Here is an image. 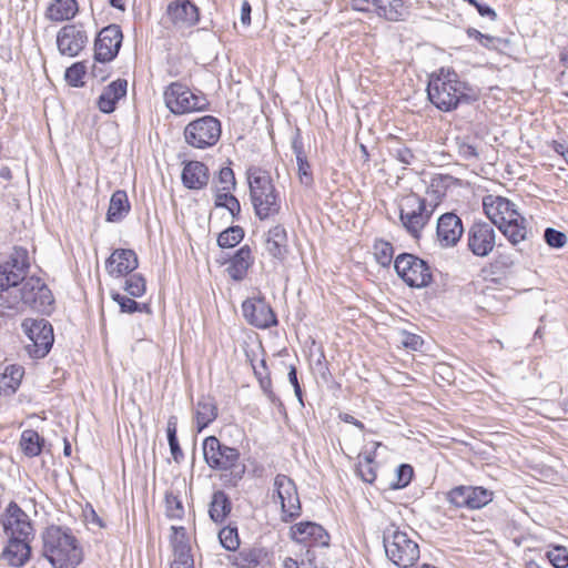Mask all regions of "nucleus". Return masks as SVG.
Masks as SVG:
<instances>
[{"label": "nucleus", "instance_id": "obj_1", "mask_svg": "<svg viewBox=\"0 0 568 568\" xmlns=\"http://www.w3.org/2000/svg\"><path fill=\"white\" fill-rule=\"evenodd\" d=\"M29 254L16 247L9 260L0 264V316L22 313L26 306L49 312L54 302L50 288L39 277H27Z\"/></svg>", "mask_w": 568, "mask_h": 568}, {"label": "nucleus", "instance_id": "obj_2", "mask_svg": "<svg viewBox=\"0 0 568 568\" xmlns=\"http://www.w3.org/2000/svg\"><path fill=\"white\" fill-rule=\"evenodd\" d=\"M427 95L430 103L443 112L475 100L473 89L454 70L445 68L429 75Z\"/></svg>", "mask_w": 568, "mask_h": 568}, {"label": "nucleus", "instance_id": "obj_3", "mask_svg": "<svg viewBox=\"0 0 568 568\" xmlns=\"http://www.w3.org/2000/svg\"><path fill=\"white\" fill-rule=\"evenodd\" d=\"M41 538L42 556L53 568H75L82 562V548L70 529L52 525Z\"/></svg>", "mask_w": 568, "mask_h": 568}, {"label": "nucleus", "instance_id": "obj_4", "mask_svg": "<svg viewBox=\"0 0 568 568\" xmlns=\"http://www.w3.org/2000/svg\"><path fill=\"white\" fill-rule=\"evenodd\" d=\"M203 457L207 466L220 471L225 486L236 487L246 473V465L237 448L223 444L217 437L209 436L203 440Z\"/></svg>", "mask_w": 568, "mask_h": 568}, {"label": "nucleus", "instance_id": "obj_5", "mask_svg": "<svg viewBox=\"0 0 568 568\" xmlns=\"http://www.w3.org/2000/svg\"><path fill=\"white\" fill-rule=\"evenodd\" d=\"M250 199L255 215L261 220H274L281 212V197L270 172L261 168L247 170Z\"/></svg>", "mask_w": 568, "mask_h": 568}, {"label": "nucleus", "instance_id": "obj_6", "mask_svg": "<svg viewBox=\"0 0 568 568\" xmlns=\"http://www.w3.org/2000/svg\"><path fill=\"white\" fill-rule=\"evenodd\" d=\"M483 205L487 217L511 244L516 245L526 239V220L511 201L501 196L488 195L484 199Z\"/></svg>", "mask_w": 568, "mask_h": 568}, {"label": "nucleus", "instance_id": "obj_7", "mask_svg": "<svg viewBox=\"0 0 568 568\" xmlns=\"http://www.w3.org/2000/svg\"><path fill=\"white\" fill-rule=\"evenodd\" d=\"M386 557L398 568H409L419 559V546L406 530L390 524L383 530Z\"/></svg>", "mask_w": 568, "mask_h": 568}, {"label": "nucleus", "instance_id": "obj_8", "mask_svg": "<svg viewBox=\"0 0 568 568\" xmlns=\"http://www.w3.org/2000/svg\"><path fill=\"white\" fill-rule=\"evenodd\" d=\"M436 209L416 193H410L402 199L399 205V220L406 232L414 239H418L423 229L428 224Z\"/></svg>", "mask_w": 568, "mask_h": 568}, {"label": "nucleus", "instance_id": "obj_9", "mask_svg": "<svg viewBox=\"0 0 568 568\" xmlns=\"http://www.w3.org/2000/svg\"><path fill=\"white\" fill-rule=\"evenodd\" d=\"M166 108L176 115L205 110L207 101L203 94L192 92L180 82L170 83L163 93Z\"/></svg>", "mask_w": 568, "mask_h": 568}, {"label": "nucleus", "instance_id": "obj_10", "mask_svg": "<svg viewBox=\"0 0 568 568\" xmlns=\"http://www.w3.org/2000/svg\"><path fill=\"white\" fill-rule=\"evenodd\" d=\"M21 327L30 341L26 345L28 354L33 358L45 357L54 342L52 325L44 318H26Z\"/></svg>", "mask_w": 568, "mask_h": 568}, {"label": "nucleus", "instance_id": "obj_11", "mask_svg": "<svg viewBox=\"0 0 568 568\" xmlns=\"http://www.w3.org/2000/svg\"><path fill=\"white\" fill-rule=\"evenodd\" d=\"M221 133V122L215 116L204 115L185 126L184 139L193 148L206 149L217 143Z\"/></svg>", "mask_w": 568, "mask_h": 568}, {"label": "nucleus", "instance_id": "obj_12", "mask_svg": "<svg viewBox=\"0 0 568 568\" xmlns=\"http://www.w3.org/2000/svg\"><path fill=\"white\" fill-rule=\"evenodd\" d=\"M397 275L410 287H426L432 283L429 265L409 253L399 254L394 262Z\"/></svg>", "mask_w": 568, "mask_h": 568}, {"label": "nucleus", "instance_id": "obj_13", "mask_svg": "<svg viewBox=\"0 0 568 568\" xmlns=\"http://www.w3.org/2000/svg\"><path fill=\"white\" fill-rule=\"evenodd\" d=\"M274 494L282 509V520L291 521L301 515V501L295 483L286 475L278 474L274 478Z\"/></svg>", "mask_w": 568, "mask_h": 568}, {"label": "nucleus", "instance_id": "obj_14", "mask_svg": "<svg viewBox=\"0 0 568 568\" xmlns=\"http://www.w3.org/2000/svg\"><path fill=\"white\" fill-rule=\"evenodd\" d=\"M2 526L8 537L34 539L36 530L31 519L16 501H10L6 507Z\"/></svg>", "mask_w": 568, "mask_h": 568}, {"label": "nucleus", "instance_id": "obj_15", "mask_svg": "<svg viewBox=\"0 0 568 568\" xmlns=\"http://www.w3.org/2000/svg\"><path fill=\"white\" fill-rule=\"evenodd\" d=\"M165 17L175 30H187L200 21V9L192 0H172L165 9Z\"/></svg>", "mask_w": 568, "mask_h": 568}, {"label": "nucleus", "instance_id": "obj_16", "mask_svg": "<svg viewBox=\"0 0 568 568\" xmlns=\"http://www.w3.org/2000/svg\"><path fill=\"white\" fill-rule=\"evenodd\" d=\"M123 34L118 24H110L103 28L94 43V58L99 62H110L119 53Z\"/></svg>", "mask_w": 568, "mask_h": 568}, {"label": "nucleus", "instance_id": "obj_17", "mask_svg": "<svg viewBox=\"0 0 568 568\" xmlns=\"http://www.w3.org/2000/svg\"><path fill=\"white\" fill-rule=\"evenodd\" d=\"M242 313L246 322L257 328L277 325V318L264 297L247 298L242 304Z\"/></svg>", "mask_w": 568, "mask_h": 568}, {"label": "nucleus", "instance_id": "obj_18", "mask_svg": "<svg viewBox=\"0 0 568 568\" xmlns=\"http://www.w3.org/2000/svg\"><path fill=\"white\" fill-rule=\"evenodd\" d=\"M467 242L468 248L474 255L485 257L495 247V230L486 222L475 223L468 231Z\"/></svg>", "mask_w": 568, "mask_h": 568}, {"label": "nucleus", "instance_id": "obj_19", "mask_svg": "<svg viewBox=\"0 0 568 568\" xmlns=\"http://www.w3.org/2000/svg\"><path fill=\"white\" fill-rule=\"evenodd\" d=\"M88 42V36L81 26L67 24L57 34V45L61 54L78 55Z\"/></svg>", "mask_w": 568, "mask_h": 568}, {"label": "nucleus", "instance_id": "obj_20", "mask_svg": "<svg viewBox=\"0 0 568 568\" xmlns=\"http://www.w3.org/2000/svg\"><path fill=\"white\" fill-rule=\"evenodd\" d=\"M291 537L298 544L305 546L327 547L329 544L328 532L318 524L313 521H301L291 527Z\"/></svg>", "mask_w": 568, "mask_h": 568}, {"label": "nucleus", "instance_id": "obj_21", "mask_svg": "<svg viewBox=\"0 0 568 568\" xmlns=\"http://www.w3.org/2000/svg\"><path fill=\"white\" fill-rule=\"evenodd\" d=\"M33 539L24 537H8V542L1 551L0 559L13 568L24 567L31 559Z\"/></svg>", "mask_w": 568, "mask_h": 568}, {"label": "nucleus", "instance_id": "obj_22", "mask_svg": "<svg viewBox=\"0 0 568 568\" xmlns=\"http://www.w3.org/2000/svg\"><path fill=\"white\" fill-rule=\"evenodd\" d=\"M464 233L463 223L455 213H445L437 221L436 234L443 247L455 246Z\"/></svg>", "mask_w": 568, "mask_h": 568}, {"label": "nucleus", "instance_id": "obj_23", "mask_svg": "<svg viewBox=\"0 0 568 568\" xmlns=\"http://www.w3.org/2000/svg\"><path fill=\"white\" fill-rule=\"evenodd\" d=\"M139 265L138 256L133 250L118 248L112 252L105 262V268L111 276H124Z\"/></svg>", "mask_w": 568, "mask_h": 568}, {"label": "nucleus", "instance_id": "obj_24", "mask_svg": "<svg viewBox=\"0 0 568 568\" xmlns=\"http://www.w3.org/2000/svg\"><path fill=\"white\" fill-rule=\"evenodd\" d=\"M173 531L172 546L174 559L170 568H194V560L191 555V547L186 538V530L184 527H171Z\"/></svg>", "mask_w": 568, "mask_h": 568}, {"label": "nucleus", "instance_id": "obj_25", "mask_svg": "<svg viewBox=\"0 0 568 568\" xmlns=\"http://www.w3.org/2000/svg\"><path fill=\"white\" fill-rule=\"evenodd\" d=\"M183 185L189 190H202L210 180L209 168L200 161L185 163L181 174Z\"/></svg>", "mask_w": 568, "mask_h": 568}, {"label": "nucleus", "instance_id": "obj_26", "mask_svg": "<svg viewBox=\"0 0 568 568\" xmlns=\"http://www.w3.org/2000/svg\"><path fill=\"white\" fill-rule=\"evenodd\" d=\"M128 82L118 79L105 87L98 99V108L103 113H111L115 110L118 101L125 97Z\"/></svg>", "mask_w": 568, "mask_h": 568}, {"label": "nucleus", "instance_id": "obj_27", "mask_svg": "<svg viewBox=\"0 0 568 568\" xmlns=\"http://www.w3.org/2000/svg\"><path fill=\"white\" fill-rule=\"evenodd\" d=\"M267 253L278 260H283L287 252V234L283 225L277 224L268 230L265 236Z\"/></svg>", "mask_w": 568, "mask_h": 568}, {"label": "nucleus", "instance_id": "obj_28", "mask_svg": "<svg viewBox=\"0 0 568 568\" xmlns=\"http://www.w3.org/2000/svg\"><path fill=\"white\" fill-rule=\"evenodd\" d=\"M253 262L254 258L252 256L251 247L248 245H243L230 260V265L227 267L230 277L234 281H242L246 276V273Z\"/></svg>", "mask_w": 568, "mask_h": 568}, {"label": "nucleus", "instance_id": "obj_29", "mask_svg": "<svg viewBox=\"0 0 568 568\" xmlns=\"http://www.w3.org/2000/svg\"><path fill=\"white\" fill-rule=\"evenodd\" d=\"M217 417V406L214 398L202 396L194 408V418L197 432H202Z\"/></svg>", "mask_w": 568, "mask_h": 568}, {"label": "nucleus", "instance_id": "obj_30", "mask_svg": "<svg viewBox=\"0 0 568 568\" xmlns=\"http://www.w3.org/2000/svg\"><path fill=\"white\" fill-rule=\"evenodd\" d=\"M79 11L77 0H53L45 10V18L53 22L69 21Z\"/></svg>", "mask_w": 568, "mask_h": 568}, {"label": "nucleus", "instance_id": "obj_31", "mask_svg": "<svg viewBox=\"0 0 568 568\" xmlns=\"http://www.w3.org/2000/svg\"><path fill=\"white\" fill-rule=\"evenodd\" d=\"M375 12L387 21L404 20L407 8L404 0H372Z\"/></svg>", "mask_w": 568, "mask_h": 568}, {"label": "nucleus", "instance_id": "obj_32", "mask_svg": "<svg viewBox=\"0 0 568 568\" xmlns=\"http://www.w3.org/2000/svg\"><path fill=\"white\" fill-rule=\"evenodd\" d=\"M267 561V551L263 547L243 548L232 557L237 568H255Z\"/></svg>", "mask_w": 568, "mask_h": 568}, {"label": "nucleus", "instance_id": "obj_33", "mask_svg": "<svg viewBox=\"0 0 568 568\" xmlns=\"http://www.w3.org/2000/svg\"><path fill=\"white\" fill-rule=\"evenodd\" d=\"M24 368L20 365H10L0 375V395H13L23 378Z\"/></svg>", "mask_w": 568, "mask_h": 568}, {"label": "nucleus", "instance_id": "obj_34", "mask_svg": "<svg viewBox=\"0 0 568 568\" xmlns=\"http://www.w3.org/2000/svg\"><path fill=\"white\" fill-rule=\"evenodd\" d=\"M452 179V176L443 174H435L430 178L429 184L426 189L427 196L424 197V200L429 203V206L435 209L438 206L446 194V190L449 186Z\"/></svg>", "mask_w": 568, "mask_h": 568}, {"label": "nucleus", "instance_id": "obj_35", "mask_svg": "<svg viewBox=\"0 0 568 568\" xmlns=\"http://www.w3.org/2000/svg\"><path fill=\"white\" fill-rule=\"evenodd\" d=\"M130 209L126 192L122 190L115 191L110 199L106 221L120 222L130 212Z\"/></svg>", "mask_w": 568, "mask_h": 568}, {"label": "nucleus", "instance_id": "obj_36", "mask_svg": "<svg viewBox=\"0 0 568 568\" xmlns=\"http://www.w3.org/2000/svg\"><path fill=\"white\" fill-rule=\"evenodd\" d=\"M232 504L227 495L222 491L217 490L213 494L210 508H209V515L210 518L216 523L221 524L224 521V519L227 517V515L231 513Z\"/></svg>", "mask_w": 568, "mask_h": 568}, {"label": "nucleus", "instance_id": "obj_37", "mask_svg": "<svg viewBox=\"0 0 568 568\" xmlns=\"http://www.w3.org/2000/svg\"><path fill=\"white\" fill-rule=\"evenodd\" d=\"M43 438L33 429H26L21 434L20 446L23 453L29 457H36L41 454Z\"/></svg>", "mask_w": 568, "mask_h": 568}, {"label": "nucleus", "instance_id": "obj_38", "mask_svg": "<svg viewBox=\"0 0 568 568\" xmlns=\"http://www.w3.org/2000/svg\"><path fill=\"white\" fill-rule=\"evenodd\" d=\"M467 497L468 509H480L493 500V491L481 486H468Z\"/></svg>", "mask_w": 568, "mask_h": 568}, {"label": "nucleus", "instance_id": "obj_39", "mask_svg": "<svg viewBox=\"0 0 568 568\" xmlns=\"http://www.w3.org/2000/svg\"><path fill=\"white\" fill-rule=\"evenodd\" d=\"M214 205L216 207L226 209L231 215L236 219L241 212V204L239 200L231 194V191L215 190Z\"/></svg>", "mask_w": 568, "mask_h": 568}, {"label": "nucleus", "instance_id": "obj_40", "mask_svg": "<svg viewBox=\"0 0 568 568\" xmlns=\"http://www.w3.org/2000/svg\"><path fill=\"white\" fill-rule=\"evenodd\" d=\"M244 237V230L239 226H230L219 234L217 244L222 248H231L237 245Z\"/></svg>", "mask_w": 568, "mask_h": 568}, {"label": "nucleus", "instance_id": "obj_41", "mask_svg": "<svg viewBox=\"0 0 568 568\" xmlns=\"http://www.w3.org/2000/svg\"><path fill=\"white\" fill-rule=\"evenodd\" d=\"M111 297L120 306L122 313L133 314L135 312H150L148 304H141L133 298L122 295L120 293H111Z\"/></svg>", "mask_w": 568, "mask_h": 568}, {"label": "nucleus", "instance_id": "obj_42", "mask_svg": "<svg viewBox=\"0 0 568 568\" xmlns=\"http://www.w3.org/2000/svg\"><path fill=\"white\" fill-rule=\"evenodd\" d=\"M359 460L357 464V474L358 476L368 484H372L376 479V470L373 465L374 458L369 454H365L363 457L359 455Z\"/></svg>", "mask_w": 568, "mask_h": 568}, {"label": "nucleus", "instance_id": "obj_43", "mask_svg": "<svg viewBox=\"0 0 568 568\" xmlns=\"http://www.w3.org/2000/svg\"><path fill=\"white\" fill-rule=\"evenodd\" d=\"M124 291L132 297H141L146 290L145 278L139 274L130 275L124 283Z\"/></svg>", "mask_w": 568, "mask_h": 568}, {"label": "nucleus", "instance_id": "obj_44", "mask_svg": "<svg viewBox=\"0 0 568 568\" xmlns=\"http://www.w3.org/2000/svg\"><path fill=\"white\" fill-rule=\"evenodd\" d=\"M314 560L315 555L308 548L300 560L292 557H286L283 560V568H318Z\"/></svg>", "mask_w": 568, "mask_h": 568}, {"label": "nucleus", "instance_id": "obj_45", "mask_svg": "<svg viewBox=\"0 0 568 568\" xmlns=\"http://www.w3.org/2000/svg\"><path fill=\"white\" fill-rule=\"evenodd\" d=\"M389 153L394 159L404 165H410L415 160L413 151L397 140L395 141V144L390 146Z\"/></svg>", "mask_w": 568, "mask_h": 568}, {"label": "nucleus", "instance_id": "obj_46", "mask_svg": "<svg viewBox=\"0 0 568 568\" xmlns=\"http://www.w3.org/2000/svg\"><path fill=\"white\" fill-rule=\"evenodd\" d=\"M394 248L390 243L378 241L374 245V255L378 264L388 266L393 258Z\"/></svg>", "mask_w": 568, "mask_h": 568}, {"label": "nucleus", "instance_id": "obj_47", "mask_svg": "<svg viewBox=\"0 0 568 568\" xmlns=\"http://www.w3.org/2000/svg\"><path fill=\"white\" fill-rule=\"evenodd\" d=\"M219 539H220L221 545L226 550H236L237 547L240 546L237 529L232 528L230 526L224 527L220 530Z\"/></svg>", "mask_w": 568, "mask_h": 568}, {"label": "nucleus", "instance_id": "obj_48", "mask_svg": "<svg viewBox=\"0 0 568 568\" xmlns=\"http://www.w3.org/2000/svg\"><path fill=\"white\" fill-rule=\"evenodd\" d=\"M165 506H166V516L171 519H181L184 515V508L181 499L173 495L172 493H168L165 495Z\"/></svg>", "mask_w": 568, "mask_h": 568}, {"label": "nucleus", "instance_id": "obj_49", "mask_svg": "<svg viewBox=\"0 0 568 568\" xmlns=\"http://www.w3.org/2000/svg\"><path fill=\"white\" fill-rule=\"evenodd\" d=\"M87 72V67L83 62L73 63L65 71V79L72 87L83 85V77Z\"/></svg>", "mask_w": 568, "mask_h": 568}, {"label": "nucleus", "instance_id": "obj_50", "mask_svg": "<svg viewBox=\"0 0 568 568\" xmlns=\"http://www.w3.org/2000/svg\"><path fill=\"white\" fill-rule=\"evenodd\" d=\"M468 486H457L446 494V499L457 508H467Z\"/></svg>", "mask_w": 568, "mask_h": 568}, {"label": "nucleus", "instance_id": "obj_51", "mask_svg": "<svg viewBox=\"0 0 568 568\" xmlns=\"http://www.w3.org/2000/svg\"><path fill=\"white\" fill-rule=\"evenodd\" d=\"M549 561L555 568L568 567V550L566 547L556 546L547 552Z\"/></svg>", "mask_w": 568, "mask_h": 568}, {"label": "nucleus", "instance_id": "obj_52", "mask_svg": "<svg viewBox=\"0 0 568 568\" xmlns=\"http://www.w3.org/2000/svg\"><path fill=\"white\" fill-rule=\"evenodd\" d=\"M296 163H297V174H298L301 184H303L307 187L312 186L314 183V179H313V174H312V170H311V164L308 163L307 158L296 160Z\"/></svg>", "mask_w": 568, "mask_h": 568}, {"label": "nucleus", "instance_id": "obj_53", "mask_svg": "<svg viewBox=\"0 0 568 568\" xmlns=\"http://www.w3.org/2000/svg\"><path fill=\"white\" fill-rule=\"evenodd\" d=\"M544 237L546 243L555 248L562 247L567 242L566 234L552 227H547L545 230Z\"/></svg>", "mask_w": 568, "mask_h": 568}, {"label": "nucleus", "instance_id": "obj_54", "mask_svg": "<svg viewBox=\"0 0 568 568\" xmlns=\"http://www.w3.org/2000/svg\"><path fill=\"white\" fill-rule=\"evenodd\" d=\"M219 183L221 184V187H219L222 191H231L235 189L236 181L234 176V172L231 168L224 166L219 172Z\"/></svg>", "mask_w": 568, "mask_h": 568}, {"label": "nucleus", "instance_id": "obj_55", "mask_svg": "<svg viewBox=\"0 0 568 568\" xmlns=\"http://www.w3.org/2000/svg\"><path fill=\"white\" fill-rule=\"evenodd\" d=\"M413 467L408 464H402L397 468V481L394 485V488H404L406 487L412 478H413Z\"/></svg>", "mask_w": 568, "mask_h": 568}, {"label": "nucleus", "instance_id": "obj_56", "mask_svg": "<svg viewBox=\"0 0 568 568\" xmlns=\"http://www.w3.org/2000/svg\"><path fill=\"white\" fill-rule=\"evenodd\" d=\"M458 154L464 160L478 159V152L476 146L467 142L458 143Z\"/></svg>", "mask_w": 568, "mask_h": 568}, {"label": "nucleus", "instance_id": "obj_57", "mask_svg": "<svg viewBox=\"0 0 568 568\" xmlns=\"http://www.w3.org/2000/svg\"><path fill=\"white\" fill-rule=\"evenodd\" d=\"M402 343L405 347L417 351L422 347L423 339L416 334L405 333Z\"/></svg>", "mask_w": 568, "mask_h": 568}, {"label": "nucleus", "instance_id": "obj_58", "mask_svg": "<svg viewBox=\"0 0 568 568\" xmlns=\"http://www.w3.org/2000/svg\"><path fill=\"white\" fill-rule=\"evenodd\" d=\"M176 425H178V418L175 416H170L168 419V425H166L169 444L179 442L178 437H176Z\"/></svg>", "mask_w": 568, "mask_h": 568}, {"label": "nucleus", "instance_id": "obj_59", "mask_svg": "<svg viewBox=\"0 0 568 568\" xmlns=\"http://www.w3.org/2000/svg\"><path fill=\"white\" fill-rule=\"evenodd\" d=\"M292 150L296 156V160L305 159L304 146L300 134L297 133L292 141Z\"/></svg>", "mask_w": 568, "mask_h": 568}, {"label": "nucleus", "instance_id": "obj_60", "mask_svg": "<svg viewBox=\"0 0 568 568\" xmlns=\"http://www.w3.org/2000/svg\"><path fill=\"white\" fill-rule=\"evenodd\" d=\"M478 13L481 16V17H488L490 18V20H496L497 18V13L495 12L494 9H491L489 6L487 4H481L477 1V4L474 6Z\"/></svg>", "mask_w": 568, "mask_h": 568}, {"label": "nucleus", "instance_id": "obj_61", "mask_svg": "<svg viewBox=\"0 0 568 568\" xmlns=\"http://www.w3.org/2000/svg\"><path fill=\"white\" fill-rule=\"evenodd\" d=\"M251 4L247 0H244L241 7V21L244 26H248L251 23Z\"/></svg>", "mask_w": 568, "mask_h": 568}, {"label": "nucleus", "instance_id": "obj_62", "mask_svg": "<svg viewBox=\"0 0 568 568\" xmlns=\"http://www.w3.org/2000/svg\"><path fill=\"white\" fill-rule=\"evenodd\" d=\"M372 0H351L349 6L355 11L369 12Z\"/></svg>", "mask_w": 568, "mask_h": 568}, {"label": "nucleus", "instance_id": "obj_63", "mask_svg": "<svg viewBox=\"0 0 568 568\" xmlns=\"http://www.w3.org/2000/svg\"><path fill=\"white\" fill-rule=\"evenodd\" d=\"M479 43L487 49H497L498 44L500 43V39L497 37L484 34V38Z\"/></svg>", "mask_w": 568, "mask_h": 568}, {"label": "nucleus", "instance_id": "obj_64", "mask_svg": "<svg viewBox=\"0 0 568 568\" xmlns=\"http://www.w3.org/2000/svg\"><path fill=\"white\" fill-rule=\"evenodd\" d=\"M171 455L175 463H180L183 459V452L180 447L179 442L169 444Z\"/></svg>", "mask_w": 568, "mask_h": 568}]
</instances>
